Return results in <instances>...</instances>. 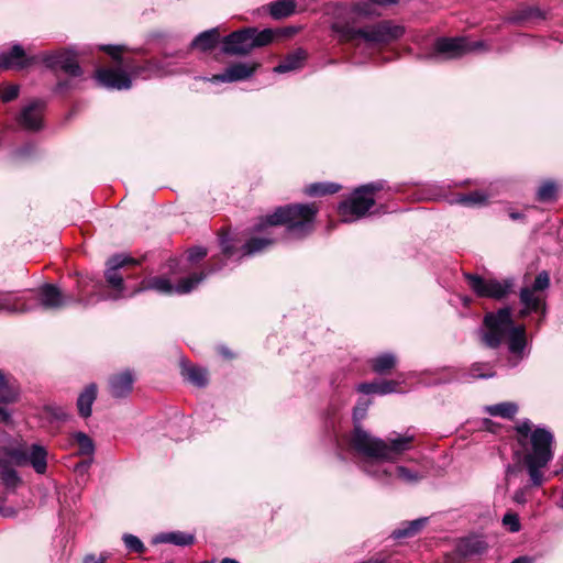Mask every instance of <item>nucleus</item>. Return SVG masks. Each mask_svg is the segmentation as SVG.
Returning <instances> with one entry per match:
<instances>
[{"label":"nucleus","instance_id":"obj_9","mask_svg":"<svg viewBox=\"0 0 563 563\" xmlns=\"http://www.w3.org/2000/svg\"><path fill=\"white\" fill-rule=\"evenodd\" d=\"M465 279L470 288L478 296L493 299H503L510 291L514 286L512 279L496 280L486 279L478 275L465 273Z\"/></svg>","mask_w":563,"mask_h":563},{"label":"nucleus","instance_id":"obj_44","mask_svg":"<svg viewBox=\"0 0 563 563\" xmlns=\"http://www.w3.org/2000/svg\"><path fill=\"white\" fill-rule=\"evenodd\" d=\"M503 523L510 532H518L520 530V521L516 514L507 512L503 518Z\"/></svg>","mask_w":563,"mask_h":563},{"label":"nucleus","instance_id":"obj_4","mask_svg":"<svg viewBox=\"0 0 563 563\" xmlns=\"http://www.w3.org/2000/svg\"><path fill=\"white\" fill-rule=\"evenodd\" d=\"M484 325L486 330L481 331V339L487 347L496 349L507 338L509 352L522 357L527 344L526 328L514 324L511 308L505 307L497 312L487 313Z\"/></svg>","mask_w":563,"mask_h":563},{"label":"nucleus","instance_id":"obj_32","mask_svg":"<svg viewBox=\"0 0 563 563\" xmlns=\"http://www.w3.org/2000/svg\"><path fill=\"white\" fill-rule=\"evenodd\" d=\"M488 201V196L483 191H473L466 195H459L453 202L467 207L483 206Z\"/></svg>","mask_w":563,"mask_h":563},{"label":"nucleus","instance_id":"obj_26","mask_svg":"<svg viewBox=\"0 0 563 563\" xmlns=\"http://www.w3.org/2000/svg\"><path fill=\"white\" fill-rule=\"evenodd\" d=\"M97 397V386L90 384L85 390L78 396L77 407L79 415L84 418L91 416V407Z\"/></svg>","mask_w":563,"mask_h":563},{"label":"nucleus","instance_id":"obj_55","mask_svg":"<svg viewBox=\"0 0 563 563\" xmlns=\"http://www.w3.org/2000/svg\"><path fill=\"white\" fill-rule=\"evenodd\" d=\"M69 88L68 81H58L56 85V91L62 92Z\"/></svg>","mask_w":563,"mask_h":563},{"label":"nucleus","instance_id":"obj_33","mask_svg":"<svg viewBox=\"0 0 563 563\" xmlns=\"http://www.w3.org/2000/svg\"><path fill=\"white\" fill-rule=\"evenodd\" d=\"M371 363L374 372L377 374H384L385 372L395 367L396 356L391 353H384L374 357Z\"/></svg>","mask_w":563,"mask_h":563},{"label":"nucleus","instance_id":"obj_29","mask_svg":"<svg viewBox=\"0 0 563 563\" xmlns=\"http://www.w3.org/2000/svg\"><path fill=\"white\" fill-rule=\"evenodd\" d=\"M0 478L7 488L13 489L20 484V477L8 460L0 459Z\"/></svg>","mask_w":563,"mask_h":563},{"label":"nucleus","instance_id":"obj_2","mask_svg":"<svg viewBox=\"0 0 563 563\" xmlns=\"http://www.w3.org/2000/svg\"><path fill=\"white\" fill-rule=\"evenodd\" d=\"M373 12L366 3H357L351 8L340 5L331 23V30L341 42H356L362 40L368 45L388 44L401 37L405 29L390 21H380L364 27H356L360 16H369Z\"/></svg>","mask_w":563,"mask_h":563},{"label":"nucleus","instance_id":"obj_20","mask_svg":"<svg viewBox=\"0 0 563 563\" xmlns=\"http://www.w3.org/2000/svg\"><path fill=\"white\" fill-rule=\"evenodd\" d=\"M31 310L24 301L23 297L12 292H0V313H25Z\"/></svg>","mask_w":563,"mask_h":563},{"label":"nucleus","instance_id":"obj_54","mask_svg":"<svg viewBox=\"0 0 563 563\" xmlns=\"http://www.w3.org/2000/svg\"><path fill=\"white\" fill-rule=\"evenodd\" d=\"M533 312H534V310H532L531 308L522 306V308L518 312V317L526 318L527 316H529L530 313H533Z\"/></svg>","mask_w":563,"mask_h":563},{"label":"nucleus","instance_id":"obj_52","mask_svg":"<svg viewBox=\"0 0 563 563\" xmlns=\"http://www.w3.org/2000/svg\"><path fill=\"white\" fill-rule=\"evenodd\" d=\"M0 420L5 424H10L12 422L11 413L4 408H0Z\"/></svg>","mask_w":563,"mask_h":563},{"label":"nucleus","instance_id":"obj_50","mask_svg":"<svg viewBox=\"0 0 563 563\" xmlns=\"http://www.w3.org/2000/svg\"><path fill=\"white\" fill-rule=\"evenodd\" d=\"M367 404L358 405L354 409V419L356 421L363 419L366 415Z\"/></svg>","mask_w":563,"mask_h":563},{"label":"nucleus","instance_id":"obj_43","mask_svg":"<svg viewBox=\"0 0 563 563\" xmlns=\"http://www.w3.org/2000/svg\"><path fill=\"white\" fill-rule=\"evenodd\" d=\"M123 542L131 552L143 553L145 550L143 542L136 536L126 533L123 536Z\"/></svg>","mask_w":563,"mask_h":563},{"label":"nucleus","instance_id":"obj_47","mask_svg":"<svg viewBox=\"0 0 563 563\" xmlns=\"http://www.w3.org/2000/svg\"><path fill=\"white\" fill-rule=\"evenodd\" d=\"M360 393L369 395V394H378V383H363L357 387Z\"/></svg>","mask_w":563,"mask_h":563},{"label":"nucleus","instance_id":"obj_46","mask_svg":"<svg viewBox=\"0 0 563 563\" xmlns=\"http://www.w3.org/2000/svg\"><path fill=\"white\" fill-rule=\"evenodd\" d=\"M398 384L394 380H384L378 383V394L387 395L397 391Z\"/></svg>","mask_w":563,"mask_h":563},{"label":"nucleus","instance_id":"obj_51","mask_svg":"<svg viewBox=\"0 0 563 563\" xmlns=\"http://www.w3.org/2000/svg\"><path fill=\"white\" fill-rule=\"evenodd\" d=\"M104 556H95L93 554L86 555L84 559V563H104Z\"/></svg>","mask_w":563,"mask_h":563},{"label":"nucleus","instance_id":"obj_24","mask_svg":"<svg viewBox=\"0 0 563 563\" xmlns=\"http://www.w3.org/2000/svg\"><path fill=\"white\" fill-rule=\"evenodd\" d=\"M487 549V543L481 537H468L460 541L457 551L463 556L481 554Z\"/></svg>","mask_w":563,"mask_h":563},{"label":"nucleus","instance_id":"obj_58","mask_svg":"<svg viewBox=\"0 0 563 563\" xmlns=\"http://www.w3.org/2000/svg\"><path fill=\"white\" fill-rule=\"evenodd\" d=\"M510 218H511L512 220H518V219H521V218H522V214H521V213H519V212H511V213H510Z\"/></svg>","mask_w":563,"mask_h":563},{"label":"nucleus","instance_id":"obj_13","mask_svg":"<svg viewBox=\"0 0 563 563\" xmlns=\"http://www.w3.org/2000/svg\"><path fill=\"white\" fill-rule=\"evenodd\" d=\"M40 306L45 310H58L73 301V296H66L53 284H44L37 290Z\"/></svg>","mask_w":563,"mask_h":563},{"label":"nucleus","instance_id":"obj_36","mask_svg":"<svg viewBox=\"0 0 563 563\" xmlns=\"http://www.w3.org/2000/svg\"><path fill=\"white\" fill-rule=\"evenodd\" d=\"M74 439L78 444V452L80 455H87L92 457L95 453V443L91 438H89L84 432H76L74 434Z\"/></svg>","mask_w":563,"mask_h":563},{"label":"nucleus","instance_id":"obj_17","mask_svg":"<svg viewBox=\"0 0 563 563\" xmlns=\"http://www.w3.org/2000/svg\"><path fill=\"white\" fill-rule=\"evenodd\" d=\"M258 64L256 63H236L228 67L222 74L214 75L212 78H205L211 82H233L239 80H244L251 77Z\"/></svg>","mask_w":563,"mask_h":563},{"label":"nucleus","instance_id":"obj_35","mask_svg":"<svg viewBox=\"0 0 563 563\" xmlns=\"http://www.w3.org/2000/svg\"><path fill=\"white\" fill-rule=\"evenodd\" d=\"M340 188L341 186L335 183H316L308 186L305 191L309 196H323L334 194L339 191Z\"/></svg>","mask_w":563,"mask_h":563},{"label":"nucleus","instance_id":"obj_49","mask_svg":"<svg viewBox=\"0 0 563 563\" xmlns=\"http://www.w3.org/2000/svg\"><path fill=\"white\" fill-rule=\"evenodd\" d=\"M466 47H467V53L487 49L485 42H483V41L470 42L467 38H466Z\"/></svg>","mask_w":563,"mask_h":563},{"label":"nucleus","instance_id":"obj_34","mask_svg":"<svg viewBox=\"0 0 563 563\" xmlns=\"http://www.w3.org/2000/svg\"><path fill=\"white\" fill-rule=\"evenodd\" d=\"M426 522H427V518H419V519L412 520V521L406 523V526L404 528H399V529L395 530L393 532V537L395 539L411 537V536L416 534L420 529H422V527L426 525Z\"/></svg>","mask_w":563,"mask_h":563},{"label":"nucleus","instance_id":"obj_23","mask_svg":"<svg viewBox=\"0 0 563 563\" xmlns=\"http://www.w3.org/2000/svg\"><path fill=\"white\" fill-rule=\"evenodd\" d=\"M306 52L303 49H297L294 53L287 55L283 62L274 67V73L284 74L301 68L303 60L306 59Z\"/></svg>","mask_w":563,"mask_h":563},{"label":"nucleus","instance_id":"obj_11","mask_svg":"<svg viewBox=\"0 0 563 563\" xmlns=\"http://www.w3.org/2000/svg\"><path fill=\"white\" fill-rule=\"evenodd\" d=\"M467 54L466 37H440L434 42L430 58L453 59Z\"/></svg>","mask_w":563,"mask_h":563},{"label":"nucleus","instance_id":"obj_64","mask_svg":"<svg viewBox=\"0 0 563 563\" xmlns=\"http://www.w3.org/2000/svg\"><path fill=\"white\" fill-rule=\"evenodd\" d=\"M538 11L537 10H530L529 14H533V13H537Z\"/></svg>","mask_w":563,"mask_h":563},{"label":"nucleus","instance_id":"obj_25","mask_svg":"<svg viewBox=\"0 0 563 563\" xmlns=\"http://www.w3.org/2000/svg\"><path fill=\"white\" fill-rule=\"evenodd\" d=\"M219 38L220 34L218 32V29L213 27L208 31L201 32L199 35H197L191 42V47L198 48L202 52H208L216 47L217 43L219 42Z\"/></svg>","mask_w":563,"mask_h":563},{"label":"nucleus","instance_id":"obj_57","mask_svg":"<svg viewBox=\"0 0 563 563\" xmlns=\"http://www.w3.org/2000/svg\"><path fill=\"white\" fill-rule=\"evenodd\" d=\"M511 563H532V559L528 556H520L515 559Z\"/></svg>","mask_w":563,"mask_h":563},{"label":"nucleus","instance_id":"obj_27","mask_svg":"<svg viewBox=\"0 0 563 563\" xmlns=\"http://www.w3.org/2000/svg\"><path fill=\"white\" fill-rule=\"evenodd\" d=\"M47 452L46 450L38 444H33L29 454V462L33 466L36 473L44 474L47 467Z\"/></svg>","mask_w":563,"mask_h":563},{"label":"nucleus","instance_id":"obj_21","mask_svg":"<svg viewBox=\"0 0 563 563\" xmlns=\"http://www.w3.org/2000/svg\"><path fill=\"white\" fill-rule=\"evenodd\" d=\"M180 373L185 380L197 387L201 388L208 384V373L207 369L202 367L181 362Z\"/></svg>","mask_w":563,"mask_h":563},{"label":"nucleus","instance_id":"obj_18","mask_svg":"<svg viewBox=\"0 0 563 563\" xmlns=\"http://www.w3.org/2000/svg\"><path fill=\"white\" fill-rule=\"evenodd\" d=\"M520 303L534 310L536 313H540L541 319L538 321L540 325L542 319L547 316V298L544 294H538L529 287H522L519 292Z\"/></svg>","mask_w":563,"mask_h":563},{"label":"nucleus","instance_id":"obj_56","mask_svg":"<svg viewBox=\"0 0 563 563\" xmlns=\"http://www.w3.org/2000/svg\"><path fill=\"white\" fill-rule=\"evenodd\" d=\"M373 3L386 5V4H393L396 3L398 0H369Z\"/></svg>","mask_w":563,"mask_h":563},{"label":"nucleus","instance_id":"obj_12","mask_svg":"<svg viewBox=\"0 0 563 563\" xmlns=\"http://www.w3.org/2000/svg\"><path fill=\"white\" fill-rule=\"evenodd\" d=\"M251 27L232 32L223 38L222 52L228 55H246L252 49Z\"/></svg>","mask_w":563,"mask_h":563},{"label":"nucleus","instance_id":"obj_8","mask_svg":"<svg viewBox=\"0 0 563 563\" xmlns=\"http://www.w3.org/2000/svg\"><path fill=\"white\" fill-rule=\"evenodd\" d=\"M220 269V267L211 268L207 273H195L184 279H181L176 286H174L168 278L165 277H151L144 279L140 287L136 288L132 295H135L145 290H155L159 294L170 295L173 292L185 295L192 291L197 286L207 278L209 274Z\"/></svg>","mask_w":563,"mask_h":563},{"label":"nucleus","instance_id":"obj_14","mask_svg":"<svg viewBox=\"0 0 563 563\" xmlns=\"http://www.w3.org/2000/svg\"><path fill=\"white\" fill-rule=\"evenodd\" d=\"M139 261L124 254H115L107 261V269L104 277L108 284L115 290L122 291L124 289L123 278L119 274V269L125 265H136Z\"/></svg>","mask_w":563,"mask_h":563},{"label":"nucleus","instance_id":"obj_6","mask_svg":"<svg viewBox=\"0 0 563 563\" xmlns=\"http://www.w3.org/2000/svg\"><path fill=\"white\" fill-rule=\"evenodd\" d=\"M102 49L115 60L114 66L98 68L95 74L97 81L108 89H130L132 86V77L141 76L143 71L150 69L155 74L161 71L158 67H155V70H153L152 64L134 67L129 62L123 60L120 56L122 52L121 46L108 45L103 46Z\"/></svg>","mask_w":563,"mask_h":563},{"label":"nucleus","instance_id":"obj_61","mask_svg":"<svg viewBox=\"0 0 563 563\" xmlns=\"http://www.w3.org/2000/svg\"><path fill=\"white\" fill-rule=\"evenodd\" d=\"M54 415H55V417H56L57 419H65V418H66V413H65V412H63V411H60V413H54Z\"/></svg>","mask_w":563,"mask_h":563},{"label":"nucleus","instance_id":"obj_48","mask_svg":"<svg viewBox=\"0 0 563 563\" xmlns=\"http://www.w3.org/2000/svg\"><path fill=\"white\" fill-rule=\"evenodd\" d=\"M220 246H221L223 254H225L227 256H230L233 254V246L231 244V240L227 235H222L220 238Z\"/></svg>","mask_w":563,"mask_h":563},{"label":"nucleus","instance_id":"obj_31","mask_svg":"<svg viewBox=\"0 0 563 563\" xmlns=\"http://www.w3.org/2000/svg\"><path fill=\"white\" fill-rule=\"evenodd\" d=\"M19 389L5 379L4 374L0 371V402L10 404L16 400Z\"/></svg>","mask_w":563,"mask_h":563},{"label":"nucleus","instance_id":"obj_7","mask_svg":"<svg viewBox=\"0 0 563 563\" xmlns=\"http://www.w3.org/2000/svg\"><path fill=\"white\" fill-rule=\"evenodd\" d=\"M380 189L382 183H371L356 188L351 197L338 207L341 221L350 223L363 218L375 205L374 194Z\"/></svg>","mask_w":563,"mask_h":563},{"label":"nucleus","instance_id":"obj_40","mask_svg":"<svg viewBox=\"0 0 563 563\" xmlns=\"http://www.w3.org/2000/svg\"><path fill=\"white\" fill-rule=\"evenodd\" d=\"M495 375L488 363H474L471 367V376L474 378H490Z\"/></svg>","mask_w":563,"mask_h":563},{"label":"nucleus","instance_id":"obj_5","mask_svg":"<svg viewBox=\"0 0 563 563\" xmlns=\"http://www.w3.org/2000/svg\"><path fill=\"white\" fill-rule=\"evenodd\" d=\"M318 208L313 203L278 207L256 225V231L265 232L268 227L286 225L287 233L296 239L308 235L313 230Z\"/></svg>","mask_w":563,"mask_h":563},{"label":"nucleus","instance_id":"obj_60","mask_svg":"<svg viewBox=\"0 0 563 563\" xmlns=\"http://www.w3.org/2000/svg\"><path fill=\"white\" fill-rule=\"evenodd\" d=\"M221 563H239V562L234 559L225 558L221 561Z\"/></svg>","mask_w":563,"mask_h":563},{"label":"nucleus","instance_id":"obj_37","mask_svg":"<svg viewBox=\"0 0 563 563\" xmlns=\"http://www.w3.org/2000/svg\"><path fill=\"white\" fill-rule=\"evenodd\" d=\"M558 186L552 180H547L539 187L537 199L541 202L552 201L556 198Z\"/></svg>","mask_w":563,"mask_h":563},{"label":"nucleus","instance_id":"obj_38","mask_svg":"<svg viewBox=\"0 0 563 563\" xmlns=\"http://www.w3.org/2000/svg\"><path fill=\"white\" fill-rule=\"evenodd\" d=\"M251 32H252V40H253L252 41L253 48L268 45L274 38V32L271 29H265V30L258 32L256 29L251 27Z\"/></svg>","mask_w":563,"mask_h":563},{"label":"nucleus","instance_id":"obj_59","mask_svg":"<svg viewBox=\"0 0 563 563\" xmlns=\"http://www.w3.org/2000/svg\"><path fill=\"white\" fill-rule=\"evenodd\" d=\"M514 472V467L511 465H507L506 467V477L508 478V476Z\"/></svg>","mask_w":563,"mask_h":563},{"label":"nucleus","instance_id":"obj_16","mask_svg":"<svg viewBox=\"0 0 563 563\" xmlns=\"http://www.w3.org/2000/svg\"><path fill=\"white\" fill-rule=\"evenodd\" d=\"M35 63H38V54L26 57L23 47L19 44L13 45L9 52L0 54V69L20 70Z\"/></svg>","mask_w":563,"mask_h":563},{"label":"nucleus","instance_id":"obj_19","mask_svg":"<svg viewBox=\"0 0 563 563\" xmlns=\"http://www.w3.org/2000/svg\"><path fill=\"white\" fill-rule=\"evenodd\" d=\"M134 376L130 371L113 375L109 380V389L114 398L128 396L133 387Z\"/></svg>","mask_w":563,"mask_h":563},{"label":"nucleus","instance_id":"obj_1","mask_svg":"<svg viewBox=\"0 0 563 563\" xmlns=\"http://www.w3.org/2000/svg\"><path fill=\"white\" fill-rule=\"evenodd\" d=\"M415 440L413 434L406 433L404 435L396 434L387 440L371 435L358 424H355L353 435L351 438L352 448L361 455L368 460L364 462V471L380 482L389 483L393 472L382 465L380 461L393 462L397 460L404 452L411 448Z\"/></svg>","mask_w":563,"mask_h":563},{"label":"nucleus","instance_id":"obj_63","mask_svg":"<svg viewBox=\"0 0 563 563\" xmlns=\"http://www.w3.org/2000/svg\"><path fill=\"white\" fill-rule=\"evenodd\" d=\"M12 514H13V511L8 510L4 515H5V516H9V515H12Z\"/></svg>","mask_w":563,"mask_h":563},{"label":"nucleus","instance_id":"obj_62","mask_svg":"<svg viewBox=\"0 0 563 563\" xmlns=\"http://www.w3.org/2000/svg\"><path fill=\"white\" fill-rule=\"evenodd\" d=\"M221 353H222L223 355L228 356V357L231 355V354L229 353V351H228L227 349H224V347H222V349H221Z\"/></svg>","mask_w":563,"mask_h":563},{"label":"nucleus","instance_id":"obj_53","mask_svg":"<svg viewBox=\"0 0 563 563\" xmlns=\"http://www.w3.org/2000/svg\"><path fill=\"white\" fill-rule=\"evenodd\" d=\"M514 500L518 504L526 503V493L523 489H519L514 494Z\"/></svg>","mask_w":563,"mask_h":563},{"label":"nucleus","instance_id":"obj_39","mask_svg":"<svg viewBox=\"0 0 563 563\" xmlns=\"http://www.w3.org/2000/svg\"><path fill=\"white\" fill-rule=\"evenodd\" d=\"M395 475L407 484H416L423 477L420 473L411 471L405 466H396Z\"/></svg>","mask_w":563,"mask_h":563},{"label":"nucleus","instance_id":"obj_42","mask_svg":"<svg viewBox=\"0 0 563 563\" xmlns=\"http://www.w3.org/2000/svg\"><path fill=\"white\" fill-rule=\"evenodd\" d=\"M20 92L19 85H2L0 86V99L2 102H10L18 98Z\"/></svg>","mask_w":563,"mask_h":563},{"label":"nucleus","instance_id":"obj_30","mask_svg":"<svg viewBox=\"0 0 563 563\" xmlns=\"http://www.w3.org/2000/svg\"><path fill=\"white\" fill-rule=\"evenodd\" d=\"M485 411L493 417H501L511 419L518 411V406L515 402H500L492 406H487Z\"/></svg>","mask_w":563,"mask_h":563},{"label":"nucleus","instance_id":"obj_28","mask_svg":"<svg viewBox=\"0 0 563 563\" xmlns=\"http://www.w3.org/2000/svg\"><path fill=\"white\" fill-rule=\"evenodd\" d=\"M267 233L264 238H252L243 245L244 255H254L263 252L274 244L275 240Z\"/></svg>","mask_w":563,"mask_h":563},{"label":"nucleus","instance_id":"obj_45","mask_svg":"<svg viewBox=\"0 0 563 563\" xmlns=\"http://www.w3.org/2000/svg\"><path fill=\"white\" fill-rule=\"evenodd\" d=\"M207 250L201 246H196L187 252L188 261L191 263L198 262L199 260L203 258L207 255Z\"/></svg>","mask_w":563,"mask_h":563},{"label":"nucleus","instance_id":"obj_22","mask_svg":"<svg viewBox=\"0 0 563 563\" xmlns=\"http://www.w3.org/2000/svg\"><path fill=\"white\" fill-rule=\"evenodd\" d=\"M195 537L191 533L181 531L163 532L154 537V543H172L179 547H187L192 544Z\"/></svg>","mask_w":563,"mask_h":563},{"label":"nucleus","instance_id":"obj_15","mask_svg":"<svg viewBox=\"0 0 563 563\" xmlns=\"http://www.w3.org/2000/svg\"><path fill=\"white\" fill-rule=\"evenodd\" d=\"M45 103L33 100L24 106L16 118L18 123L25 130L38 131L43 125V111Z\"/></svg>","mask_w":563,"mask_h":563},{"label":"nucleus","instance_id":"obj_10","mask_svg":"<svg viewBox=\"0 0 563 563\" xmlns=\"http://www.w3.org/2000/svg\"><path fill=\"white\" fill-rule=\"evenodd\" d=\"M38 63H43L49 69L60 68L71 77H80L82 69L77 62V55L73 49H60L38 54Z\"/></svg>","mask_w":563,"mask_h":563},{"label":"nucleus","instance_id":"obj_41","mask_svg":"<svg viewBox=\"0 0 563 563\" xmlns=\"http://www.w3.org/2000/svg\"><path fill=\"white\" fill-rule=\"evenodd\" d=\"M550 286V276L547 271L540 272L533 284L531 286H528L529 289H533V291L538 294H543L544 290H547Z\"/></svg>","mask_w":563,"mask_h":563},{"label":"nucleus","instance_id":"obj_3","mask_svg":"<svg viewBox=\"0 0 563 563\" xmlns=\"http://www.w3.org/2000/svg\"><path fill=\"white\" fill-rule=\"evenodd\" d=\"M518 442L525 446L528 441L531 445V452L525 456V464L528 470L533 486H541L543 483L542 468L552 460L553 454L551 445L553 442L552 433L545 428L533 429V423L529 419H523L516 426Z\"/></svg>","mask_w":563,"mask_h":563}]
</instances>
